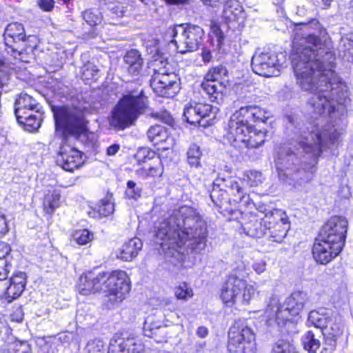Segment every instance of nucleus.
<instances>
[{"label":"nucleus","mask_w":353,"mask_h":353,"mask_svg":"<svg viewBox=\"0 0 353 353\" xmlns=\"http://www.w3.org/2000/svg\"><path fill=\"white\" fill-rule=\"evenodd\" d=\"M253 72L265 78L277 77L280 74L278 68H252Z\"/></svg>","instance_id":"5fc2aeb1"},{"label":"nucleus","mask_w":353,"mask_h":353,"mask_svg":"<svg viewBox=\"0 0 353 353\" xmlns=\"http://www.w3.org/2000/svg\"><path fill=\"white\" fill-rule=\"evenodd\" d=\"M202 152L196 144H192L187 151V161L191 167L198 168L201 166V157Z\"/></svg>","instance_id":"58836bf2"},{"label":"nucleus","mask_w":353,"mask_h":353,"mask_svg":"<svg viewBox=\"0 0 353 353\" xmlns=\"http://www.w3.org/2000/svg\"><path fill=\"white\" fill-rule=\"evenodd\" d=\"M134 158L139 164L145 163L147 165L152 162L155 158H159V157L156 155L154 151L150 150L148 148H141L137 150L134 154Z\"/></svg>","instance_id":"37998d69"},{"label":"nucleus","mask_w":353,"mask_h":353,"mask_svg":"<svg viewBox=\"0 0 353 353\" xmlns=\"http://www.w3.org/2000/svg\"><path fill=\"white\" fill-rule=\"evenodd\" d=\"M56 128L78 137L86 130L87 120L84 108L74 105L52 106Z\"/></svg>","instance_id":"6e6552de"},{"label":"nucleus","mask_w":353,"mask_h":353,"mask_svg":"<svg viewBox=\"0 0 353 353\" xmlns=\"http://www.w3.org/2000/svg\"><path fill=\"white\" fill-rule=\"evenodd\" d=\"M167 34L174 44L177 52L184 54L199 48L204 36L203 29L198 25L190 23L174 24L170 26Z\"/></svg>","instance_id":"0eeeda50"},{"label":"nucleus","mask_w":353,"mask_h":353,"mask_svg":"<svg viewBox=\"0 0 353 353\" xmlns=\"http://www.w3.org/2000/svg\"><path fill=\"white\" fill-rule=\"evenodd\" d=\"M156 243L165 251L187 247L192 250L205 248L207 228L205 221L192 208L182 206L157 226Z\"/></svg>","instance_id":"f03ea898"},{"label":"nucleus","mask_w":353,"mask_h":353,"mask_svg":"<svg viewBox=\"0 0 353 353\" xmlns=\"http://www.w3.org/2000/svg\"><path fill=\"white\" fill-rule=\"evenodd\" d=\"M201 55L202 60L205 63H209L213 61V57L211 50L206 48L202 49Z\"/></svg>","instance_id":"69168bd1"},{"label":"nucleus","mask_w":353,"mask_h":353,"mask_svg":"<svg viewBox=\"0 0 353 353\" xmlns=\"http://www.w3.org/2000/svg\"><path fill=\"white\" fill-rule=\"evenodd\" d=\"M25 288L21 287L18 288V285H12V283H10L9 287L7 288L5 299L8 303H11L13 300L19 297Z\"/></svg>","instance_id":"864d4df0"},{"label":"nucleus","mask_w":353,"mask_h":353,"mask_svg":"<svg viewBox=\"0 0 353 353\" xmlns=\"http://www.w3.org/2000/svg\"><path fill=\"white\" fill-rule=\"evenodd\" d=\"M251 66H279L270 57L268 52L255 53L252 57H248Z\"/></svg>","instance_id":"72a5a7b5"},{"label":"nucleus","mask_w":353,"mask_h":353,"mask_svg":"<svg viewBox=\"0 0 353 353\" xmlns=\"http://www.w3.org/2000/svg\"><path fill=\"white\" fill-rule=\"evenodd\" d=\"M125 194L128 198L137 200L141 196L142 188L133 181H128Z\"/></svg>","instance_id":"09e8293b"},{"label":"nucleus","mask_w":353,"mask_h":353,"mask_svg":"<svg viewBox=\"0 0 353 353\" xmlns=\"http://www.w3.org/2000/svg\"><path fill=\"white\" fill-rule=\"evenodd\" d=\"M37 6L41 10L46 12H51L55 7L54 0H37Z\"/></svg>","instance_id":"052dcab7"},{"label":"nucleus","mask_w":353,"mask_h":353,"mask_svg":"<svg viewBox=\"0 0 353 353\" xmlns=\"http://www.w3.org/2000/svg\"><path fill=\"white\" fill-rule=\"evenodd\" d=\"M129 93L124 95L112 111L110 125L114 128L124 130L134 125L146 108V98L142 95Z\"/></svg>","instance_id":"423d86ee"},{"label":"nucleus","mask_w":353,"mask_h":353,"mask_svg":"<svg viewBox=\"0 0 353 353\" xmlns=\"http://www.w3.org/2000/svg\"><path fill=\"white\" fill-rule=\"evenodd\" d=\"M174 294L177 299L186 300L193 296V292L186 283H182L176 288Z\"/></svg>","instance_id":"3c124183"},{"label":"nucleus","mask_w":353,"mask_h":353,"mask_svg":"<svg viewBox=\"0 0 353 353\" xmlns=\"http://www.w3.org/2000/svg\"><path fill=\"white\" fill-rule=\"evenodd\" d=\"M248 177V182L251 186H258L261 184L264 180L262 173L258 171H250Z\"/></svg>","instance_id":"13d9d810"},{"label":"nucleus","mask_w":353,"mask_h":353,"mask_svg":"<svg viewBox=\"0 0 353 353\" xmlns=\"http://www.w3.org/2000/svg\"><path fill=\"white\" fill-rule=\"evenodd\" d=\"M154 81L165 90L170 89L176 84L178 78L174 72H170L167 75H154Z\"/></svg>","instance_id":"ea45409f"},{"label":"nucleus","mask_w":353,"mask_h":353,"mask_svg":"<svg viewBox=\"0 0 353 353\" xmlns=\"http://www.w3.org/2000/svg\"><path fill=\"white\" fill-rule=\"evenodd\" d=\"M253 269L258 274L263 273L266 269V262L263 260L255 262L253 264Z\"/></svg>","instance_id":"338daca9"},{"label":"nucleus","mask_w":353,"mask_h":353,"mask_svg":"<svg viewBox=\"0 0 353 353\" xmlns=\"http://www.w3.org/2000/svg\"><path fill=\"white\" fill-rule=\"evenodd\" d=\"M228 71L225 68H212L205 77V81L201 85L203 94L208 95L209 99L218 104L223 101V90L226 81Z\"/></svg>","instance_id":"9b49d317"},{"label":"nucleus","mask_w":353,"mask_h":353,"mask_svg":"<svg viewBox=\"0 0 353 353\" xmlns=\"http://www.w3.org/2000/svg\"><path fill=\"white\" fill-rule=\"evenodd\" d=\"M339 133L333 127L324 128L321 124L312 125L308 131H301L296 138L297 144L310 158L316 161L323 151L334 143Z\"/></svg>","instance_id":"39448f33"},{"label":"nucleus","mask_w":353,"mask_h":353,"mask_svg":"<svg viewBox=\"0 0 353 353\" xmlns=\"http://www.w3.org/2000/svg\"><path fill=\"white\" fill-rule=\"evenodd\" d=\"M17 122L24 126L26 130L32 132L37 130L41 124L43 120V114L39 111V109L32 112L30 115L27 113H23L16 116Z\"/></svg>","instance_id":"a878e982"},{"label":"nucleus","mask_w":353,"mask_h":353,"mask_svg":"<svg viewBox=\"0 0 353 353\" xmlns=\"http://www.w3.org/2000/svg\"><path fill=\"white\" fill-rule=\"evenodd\" d=\"M10 282L12 283V285H18L19 288L21 287L25 288L26 285V275L24 272H17L11 277Z\"/></svg>","instance_id":"bf43d9fd"},{"label":"nucleus","mask_w":353,"mask_h":353,"mask_svg":"<svg viewBox=\"0 0 353 353\" xmlns=\"http://www.w3.org/2000/svg\"><path fill=\"white\" fill-rule=\"evenodd\" d=\"M123 60L128 66H142L143 64V59L141 54L137 49L128 50L124 55Z\"/></svg>","instance_id":"a19ab883"},{"label":"nucleus","mask_w":353,"mask_h":353,"mask_svg":"<svg viewBox=\"0 0 353 353\" xmlns=\"http://www.w3.org/2000/svg\"><path fill=\"white\" fill-rule=\"evenodd\" d=\"M86 353H105V350L103 341L96 339L88 342L85 347Z\"/></svg>","instance_id":"603ef678"},{"label":"nucleus","mask_w":353,"mask_h":353,"mask_svg":"<svg viewBox=\"0 0 353 353\" xmlns=\"http://www.w3.org/2000/svg\"><path fill=\"white\" fill-rule=\"evenodd\" d=\"M148 140L154 145L165 142L168 138L166 128L161 125H152L147 131Z\"/></svg>","instance_id":"2f4dec72"},{"label":"nucleus","mask_w":353,"mask_h":353,"mask_svg":"<svg viewBox=\"0 0 353 353\" xmlns=\"http://www.w3.org/2000/svg\"><path fill=\"white\" fill-rule=\"evenodd\" d=\"M330 316L325 309L312 310L307 317V323L323 330L330 320Z\"/></svg>","instance_id":"7c9ffc66"},{"label":"nucleus","mask_w":353,"mask_h":353,"mask_svg":"<svg viewBox=\"0 0 353 353\" xmlns=\"http://www.w3.org/2000/svg\"><path fill=\"white\" fill-rule=\"evenodd\" d=\"M256 295V289L252 285L247 284L244 280V286L241 293L239 295V303L242 304H249L250 301Z\"/></svg>","instance_id":"a18cd8bd"},{"label":"nucleus","mask_w":353,"mask_h":353,"mask_svg":"<svg viewBox=\"0 0 353 353\" xmlns=\"http://www.w3.org/2000/svg\"><path fill=\"white\" fill-rule=\"evenodd\" d=\"M60 194L56 190H48L43 201L44 210L51 214L59 205Z\"/></svg>","instance_id":"c9c22d12"},{"label":"nucleus","mask_w":353,"mask_h":353,"mask_svg":"<svg viewBox=\"0 0 353 353\" xmlns=\"http://www.w3.org/2000/svg\"><path fill=\"white\" fill-rule=\"evenodd\" d=\"M297 83L305 91H314L309 105L314 114L336 118L342 115L349 101L348 90L331 68H293Z\"/></svg>","instance_id":"f257e3e1"},{"label":"nucleus","mask_w":353,"mask_h":353,"mask_svg":"<svg viewBox=\"0 0 353 353\" xmlns=\"http://www.w3.org/2000/svg\"><path fill=\"white\" fill-rule=\"evenodd\" d=\"M303 343L304 348L310 353H316L321 345L320 341L315 338L314 334L312 331H308L304 335Z\"/></svg>","instance_id":"79ce46f5"},{"label":"nucleus","mask_w":353,"mask_h":353,"mask_svg":"<svg viewBox=\"0 0 353 353\" xmlns=\"http://www.w3.org/2000/svg\"><path fill=\"white\" fill-rule=\"evenodd\" d=\"M105 272L89 271L83 274L79 280L78 291L84 296L94 294L102 290L104 284Z\"/></svg>","instance_id":"dca6fc26"},{"label":"nucleus","mask_w":353,"mask_h":353,"mask_svg":"<svg viewBox=\"0 0 353 353\" xmlns=\"http://www.w3.org/2000/svg\"><path fill=\"white\" fill-rule=\"evenodd\" d=\"M244 286V280L236 274H231L222 290L221 297L226 304L239 303L238 297Z\"/></svg>","instance_id":"5701e85b"},{"label":"nucleus","mask_w":353,"mask_h":353,"mask_svg":"<svg viewBox=\"0 0 353 353\" xmlns=\"http://www.w3.org/2000/svg\"><path fill=\"white\" fill-rule=\"evenodd\" d=\"M253 106L241 107L239 110L236 111L230 117V119L243 121H248L251 117Z\"/></svg>","instance_id":"6e6d98bb"},{"label":"nucleus","mask_w":353,"mask_h":353,"mask_svg":"<svg viewBox=\"0 0 353 353\" xmlns=\"http://www.w3.org/2000/svg\"><path fill=\"white\" fill-rule=\"evenodd\" d=\"M218 110V108L208 103L190 101L184 107L183 116L190 124L206 126L210 124L206 119L211 120L215 118Z\"/></svg>","instance_id":"4468645a"},{"label":"nucleus","mask_w":353,"mask_h":353,"mask_svg":"<svg viewBox=\"0 0 353 353\" xmlns=\"http://www.w3.org/2000/svg\"><path fill=\"white\" fill-rule=\"evenodd\" d=\"M98 70L94 68H83L81 77L83 80H97Z\"/></svg>","instance_id":"e2e57ef3"},{"label":"nucleus","mask_w":353,"mask_h":353,"mask_svg":"<svg viewBox=\"0 0 353 353\" xmlns=\"http://www.w3.org/2000/svg\"><path fill=\"white\" fill-rule=\"evenodd\" d=\"M218 186H221L226 190L228 194L233 196V201H243L246 196V193L239 185V183L232 177L228 179H217Z\"/></svg>","instance_id":"bb28decb"},{"label":"nucleus","mask_w":353,"mask_h":353,"mask_svg":"<svg viewBox=\"0 0 353 353\" xmlns=\"http://www.w3.org/2000/svg\"><path fill=\"white\" fill-rule=\"evenodd\" d=\"M274 163L279 177L283 182L300 185L311 180V172L303 167L298 157L286 147L276 150Z\"/></svg>","instance_id":"20e7f679"},{"label":"nucleus","mask_w":353,"mask_h":353,"mask_svg":"<svg viewBox=\"0 0 353 353\" xmlns=\"http://www.w3.org/2000/svg\"><path fill=\"white\" fill-rule=\"evenodd\" d=\"M228 339L230 353H256L255 334L248 320H236L229 330Z\"/></svg>","instance_id":"1a4fd4ad"},{"label":"nucleus","mask_w":353,"mask_h":353,"mask_svg":"<svg viewBox=\"0 0 353 353\" xmlns=\"http://www.w3.org/2000/svg\"><path fill=\"white\" fill-rule=\"evenodd\" d=\"M136 172L139 177L143 179L160 177L163 173V166L160 158H155L152 162L138 169Z\"/></svg>","instance_id":"c85d7f7f"},{"label":"nucleus","mask_w":353,"mask_h":353,"mask_svg":"<svg viewBox=\"0 0 353 353\" xmlns=\"http://www.w3.org/2000/svg\"><path fill=\"white\" fill-rule=\"evenodd\" d=\"M243 8L237 0H228L224 5L223 17L227 22L238 21L243 18Z\"/></svg>","instance_id":"c756f323"},{"label":"nucleus","mask_w":353,"mask_h":353,"mask_svg":"<svg viewBox=\"0 0 353 353\" xmlns=\"http://www.w3.org/2000/svg\"><path fill=\"white\" fill-rule=\"evenodd\" d=\"M144 345L134 337L112 339L108 353H143Z\"/></svg>","instance_id":"4be33fe9"},{"label":"nucleus","mask_w":353,"mask_h":353,"mask_svg":"<svg viewBox=\"0 0 353 353\" xmlns=\"http://www.w3.org/2000/svg\"><path fill=\"white\" fill-rule=\"evenodd\" d=\"M272 353H298L295 347L285 340H279L274 345Z\"/></svg>","instance_id":"de8ad7c7"},{"label":"nucleus","mask_w":353,"mask_h":353,"mask_svg":"<svg viewBox=\"0 0 353 353\" xmlns=\"http://www.w3.org/2000/svg\"><path fill=\"white\" fill-rule=\"evenodd\" d=\"M4 41L6 46L10 48L14 53V59H18L20 62H26L28 61L22 58L23 53L14 50L12 43H16L24 40L26 37L25 29L23 26L18 22L10 23L6 28L3 33Z\"/></svg>","instance_id":"aec40b11"},{"label":"nucleus","mask_w":353,"mask_h":353,"mask_svg":"<svg viewBox=\"0 0 353 353\" xmlns=\"http://www.w3.org/2000/svg\"><path fill=\"white\" fill-rule=\"evenodd\" d=\"M268 222L265 221V216L258 218L251 216L248 221L243 224V228L247 235L253 238H261L268 232Z\"/></svg>","instance_id":"b1692460"},{"label":"nucleus","mask_w":353,"mask_h":353,"mask_svg":"<svg viewBox=\"0 0 353 353\" xmlns=\"http://www.w3.org/2000/svg\"><path fill=\"white\" fill-rule=\"evenodd\" d=\"M250 129L248 121L230 119L225 137L233 147L241 149Z\"/></svg>","instance_id":"f3484780"},{"label":"nucleus","mask_w":353,"mask_h":353,"mask_svg":"<svg viewBox=\"0 0 353 353\" xmlns=\"http://www.w3.org/2000/svg\"><path fill=\"white\" fill-rule=\"evenodd\" d=\"M325 337V347L321 353H332L336 346V342L343 333V324L332 319L322 332Z\"/></svg>","instance_id":"412c9836"},{"label":"nucleus","mask_w":353,"mask_h":353,"mask_svg":"<svg viewBox=\"0 0 353 353\" xmlns=\"http://www.w3.org/2000/svg\"><path fill=\"white\" fill-rule=\"evenodd\" d=\"M112 196L101 200V204L99 205L98 214L100 216H108L112 214L114 211V205L110 201Z\"/></svg>","instance_id":"8fccbe9b"},{"label":"nucleus","mask_w":353,"mask_h":353,"mask_svg":"<svg viewBox=\"0 0 353 353\" xmlns=\"http://www.w3.org/2000/svg\"><path fill=\"white\" fill-rule=\"evenodd\" d=\"M245 143L242 145V148H254L262 145L265 141L266 133L261 130L256 131L250 129V132L248 134Z\"/></svg>","instance_id":"473e14b6"},{"label":"nucleus","mask_w":353,"mask_h":353,"mask_svg":"<svg viewBox=\"0 0 353 353\" xmlns=\"http://www.w3.org/2000/svg\"><path fill=\"white\" fill-rule=\"evenodd\" d=\"M265 221L268 222V232L273 241L281 242L289 229L288 218L281 210L274 209L265 214Z\"/></svg>","instance_id":"2eb2a0df"},{"label":"nucleus","mask_w":353,"mask_h":353,"mask_svg":"<svg viewBox=\"0 0 353 353\" xmlns=\"http://www.w3.org/2000/svg\"><path fill=\"white\" fill-rule=\"evenodd\" d=\"M170 54L163 51L162 49L157 48L154 52H151V57L149 63L152 66H166L170 64L169 61Z\"/></svg>","instance_id":"4c0bfd02"},{"label":"nucleus","mask_w":353,"mask_h":353,"mask_svg":"<svg viewBox=\"0 0 353 353\" xmlns=\"http://www.w3.org/2000/svg\"><path fill=\"white\" fill-rule=\"evenodd\" d=\"M342 249L343 248H336L333 243L318 236L313 245L312 254L316 262L327 264L335 258Z\"/></svg>","instance_id":"a211bd4d"},{"label":"nucleus","mask_w":353,"mask_h":353,"mask_svg":"<svg viewBox=\"0 0 353 353\" xmlns=\"http://www.w3.org/2000/svg\"><path fill=\"white\" fill-rule=\"evenodd\" d=\"M39 103L31 96L22 93L16 99L14 103V114L15 116L27 113L28 112H34L39 108Z\"/></svg>","instance_id":"cd10ccee"},{"label":"nucleus","mask_w":353,"mask_h":353,"mask_svg":"<svg viewBox=\"0 0 353 353\" xmlns=\"http://www.w3.org/2000/svg\"><path fill=\"white\" fill-rule=\"evenodd\" d=\"M142 247L141 239L132 238L124 243L117 252V257L125 261H130L137 256Z\"/></svg>","instance_id":"393cba45"},{"label":"nucleus","mask_w":353,"mask_h":353,"mask_svg":"<svg viewBox=\"0 0 353 353\" xmlns=\"http://www.w3.org/2000/svg\"><path fill=\"white\" fill-rule=\"evenodd\" d=\"M103 286L106 289V296L110 307L122 302L130 290L128 276L121 270L105 272Z\"/></svg>","instance_id":"9d476101"},{"label":"nucleus","mask_w":353,"mask_h":353,"mask_svg":"<svg viewBox=\"0 0 353 353\" xmlns=\"http://www.w3.org/2000/svg\"><path fill=\"white\" fill-rule=\"evenodd\" d=\"M347 230V221L342 216H332L322 227L319 237L333 243L336 248H343Z\"/></svg>","instance_id":"ddd939ff"},{"label":"nucleus","mask_w":353,"mask_h":353,"mask_svg":"<svg viewBox=\"0 0 353 353\" xmlns=\"http://www.w3.org/2000/svg\"><path fill=\"white\" fill-rule=\"evenodd\" d=\"M305 292L296 291L288 296L283 303L276 298L270 299L264 312V319L268 326L277 325L282 327L288 321H293L303 311L308 302Z\"/></svg>","instance_id":"7ed1b4c3"},{"label":"nucleus","mask_w":353,"mask_h":353,"mask_svg":"<svg viewBox=\"0 0 353 353\" xmlns=\"http://www.w3.org/2000/svg\"><path fill=\"white\" fill-rule=\"evenodd\" d=\"M72 236L74 241L81 245H86L91 242L94 238L93 234L85 229L76 231Z\"/></svg>","instance_id":"49530a36"},{"label":"nucleus","mask_w":353,"mask_h":353,"mask_svg":"<svg viewBox=\"0 0 353 353\" xmlns=\"http://www.w3.org/2000/svg\"><path fill=\"white\" fill-rule=\"evenodd\" d=\"M210 197L212 201L216 205H223L230 200V198H228L226 190L221 186L214 187L210 194Z\"/></svg>","instance_id":"c03bdc74"},{"label":"nucleus","mask_w":353,"mask_h":353,"mask_svg":"<svg viewBox=\"0 0 353 353\" xmlns=\"http://www.w3.org/2000/svg\"><path fill=\"white\" fill-rule=\"evenodd\" d=\"M221 23L212 20L210 25V37L211 41H215L217 48H221L223 44L225 34L221 29Z\"/></svg>","instance_id":"f704fd0d"},{"label":"nucleus","mask_w":353,"mask_h":353,"mask_svg":"<svg viewBox=\"0 0 353 353\" xmlns=\"http://www.w3.org/2000/svg\"><path fill=\"white\" fill-rule=\"evenodd\" d=\"M303 39L312 46L297 44L293 47L291 51L292 59L307 64V66H323V63L318 59V50L314 49L321 45V38L314 34H309L303 37Z\"/></svg>","instance_id":"f8f14e48"},{"label":"nucleus","mask_w":353,"mask_h":353,"mask_svg":"<svg viewBox=\"0 0 353 353\" xmlns=\"http://www.w3.org/2000/svg\"><path fill=\"white\" fill-rule=\"evenodd\" d=\"M154 117H156L160 120H161L163 122L170 124L172 121V118L169 114L168 112H163L161 113H155L152 114Z\"/></svg>","instance_id":"0e129e2a"},{"label":"nucleus","mask_w":353,"mask_h":353,"mask_svg":"<svg viewBox=\"0 0 353 353\" xmlns=\"http://www.w3.org/2000/svg\"><path fill=\"white\" fill-rule=\"evenodd\" d=\"M57 164L68 172H73L83 164L81 153L74 148L63 145L57 160Z\"/></svg>","instance_id":"6ab92c4d"},{"label":"nucleus","mask_w":353,"mask_h":353,"mask_svg":"<svg viewBox=\"0 0 353 353\" xmlns=\"http://www.w3.org/2000/svg\"><path fill=\"white\" fill-rule=\"evenodd\" d=\"M251 117L257 121L265 122L270 117V112L264 109L253 106Z\"/></svg>","instance_id":"4d7b16f0"},{"label":"nucleus","mask_w":353,"mask_h":353,"mask_svg":"<svg viewBox=\"0 0 353 353\" xmlns=\"http://www.w3.org/2000/svg\"><path fill=\"white\" fill-rule=\"evenodd\" d=\"M10 250L11 249L8 243L0 241V259H4L8 255Z\"/></svg>","instance_id":"774afa93"},{"label":"nucleus","mask_w":353,"mask_h":353,"mask_svg":"<svg viewBox=\"0 0 353 353\" xmlns=\"http://www.w3.org/2000/svg\"><path fill=\"white\" fill-rule=\"evenodd\" d=\"M143 333L145 336L153 338L164 332L159 322H154L152 317H148L143 324Z\"/></svg>","instance_id":"e433bc0d"},{"label":"nucleus","mask_w":353,"mask_h":353,"mask_svg":"<svg viewBox=\"0 0 353 353\" xmlns=\"http://www.w3.org/2000/svg\"><path fill=\"white\" fill-rule=\"evenodd\" d=\"M25 48L31 51L36 49L39 44V39L36 35H28L26 36L24 40Z\"/></svg>","instance_id":"680f3d73"}]
</instances>
